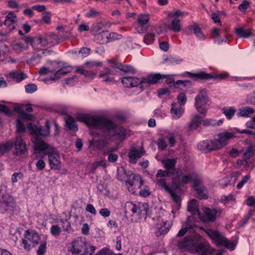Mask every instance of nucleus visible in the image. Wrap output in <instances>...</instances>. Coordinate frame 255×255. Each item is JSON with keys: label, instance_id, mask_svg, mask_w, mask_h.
I'll list each match as a JSON object with an SVG mask.
<instances>
[{"label": "nucleus", "instance_id": "11", "mask_svg": "<svg viewBox=\"0 0 255 255\" xmlns=\"http://www.w3.org/2000/svg\"><path fill=\"white\" fill-rule=\"evenodd\" d=\"M68 250L72 255H87L88 253L86 244L81 239L73 241Z\"/></svg>", "mask_w": 255, "mask_h": 255}, {"label": "nucleus", "instance_id": "32", "mask_svg": "<svg viewBox=\"0 0 255 255\" xmlns=\"http://www.w3.org/2000/svg\"><path fill=\"white\" fill-rule=\"evenodd\" d=\"M189 29L193 31L194 34L198 39L200 40L205 39V35L198 24L194 23L190 25L189 26Z\"/></svg>", "mask_w": 255, "mask_h": 255}, {"label": "nucleus", "instance_id": "60", "mask_svg": "<svg viewBox=\"0 0 255 255\" xmlns=\"http://www.w3.org/2000/svg\"><path fill=\"white\" fill-rule=\"evenodd\" d=\"M104 141L102 140H95L93 139L90 141V144L91 146H94L96 147L97 149H100L102 146V144L103 143Z\"/></svg>", "mask_w": 255, "mask_h": 255}, {"label": "nucleus", "instance_id": "46", "mask_svg": "<svg viewBox=\"0 0 255 255\" xmlns=\"http://www.w3.org/2000/svg\"><path fill=\"white\" fill-rule=\"evenodd\" d=\"M24 119L23 118H19L16 120V131L18 132H23L25 130V127L23 124Z\"/></svg>", "mask_w": 255, "mask_h": 255}, {"label": "nucleus", "instance_id": "61", "mask_svg": "<svg viewBox=\"0 0 255 255\" xmlns=\"http://www.w3.org/2000/svg\"><path fill=\"white\" fill-rule=\"evenodd\" d=\"M250 177L251 176L249 174H248L244 176L242 179V181L238 184L237 188L239 189L242 188L244 185L246 183H247L248 181V180L250 179Z\"/></svg>", "mask_w": 255, "mask_h": 255}, {"label": "nucleus", "instance_id": "58", "mask_svg": "<svg viewBox=\"0 0 255 255\" xmlns=\"http://www.w3.org/2000/svg\"><path fill=\"white\" fill-rule=\"evenodd\" d=\"M208 74L210 75V77L209 78L205 79V80H208L211 79H226L228 77V74H215L214 73L209 74L207 73Z\"/></svg>", "mask_w": 255, "mask_h": 255}, {"label": "nucleus", "instance_id": "48", "mask_svg": "<svg viewBox=\"0 0 255 255\" xmlns=\"http://www.w3.org/2000/svg\"><path fill=\"white\" fill-rule=\"evenodd\" d=\"M255 214V211H249L248 214L244 217L241 221L238 222L239 226L242 227L246 225L249 221V219L254 215Z\"/></svg>", "mask_w": 255, "mask_h": 255}, {"label": "nucleus", "instance_id": "33", "mask_svg": "<svg viewBox=\"0 0 255 255\" xmlns=\"http://www.w3.org/2000/svg\"><path fill=\"white\" fill-rule=\"evenodd\" d=\"M171 227V224L167 222L162 221L156 224V228L160 235L166 234L169 231Z\"/></svg>", "mask_w": 255, "mask_h": 255}, {"label": "nucleus", "instance_id": "42", "mask_svg": "<svg viewBox=\"0 0 255 255\" xmlns=\"http://www.w3.org/2000/svg\"><path fill=\"white\" fill-rule=\"evenodd\" d=\"M169 172L167 170H163L162 169H159L156 174V179L155 182L158 186V180H163L165 183H166V180L163 177L169 176Z\"/></svg>", "mask_w": 255, "mask_h": 255}, {"label": "nucleus", "instance_id": "25", "mask_svg": "<svg viewBox=\"0 0 255 255\" xmlns=\"http://www.w3.org/2000/svg\"><path fill=\"white\" fill-rule=\"evenodd\" d=\"M16 22V15L13 12H10L5 16L4 24L8 30H12L15 28Z\"/></svg>", "mask_w": 255, "mask_h": 255}, {"label": "nucleus", "instance_id": "47", "mask_svg": "<svg viewBox=\"0 0 255 255\" xmlns=\"http://www.w3.org/2000/svg\"><path fill=\"white\" fill-rule=\"evenodd\" d=\"M155 35L153 32L147 33L144 37L143 41L146 45L152 44L154 40Z\"/></svg>", "mask_w": 255, "mask_h": 255}, {"label": "nucleus", "instance_id": "14", "mask_svg": "<svg viewBox=\"0 0 255 255\" xmlns=\"http://www.w3.org/2000/svg\"><path fill=\"white\" fill-rule=\"evenodd\" d=\"M186 97H178V103L179 104L173 103L171 105V113L174 119H178L184 113V110L181 106L184 105L186 102Z\"/></svg>", "mask_w": 255, "mask_h": 255}, {"label": "nucleus", "instance_id": "2", "mask_svg": "<svg viewBox=\"0 0 255 255\" xmlns=\"http://www.w3.org/2000/svg\"><path fill=\"white\" fill-rule=\"evenodd\" d=\"M161 78L159 74H150L141 79L136 77L127 76L121 78V82L125 87L138 88V92L139 93L151 85L157 83Z\"/></svg>", "mask_w": 255, "mask_h": 255}, {"label": "nucleus", "instance_id": "30", "mask_svg": "<svg viewBox=\"0 0 255 255\" xmlns=\"http://www.w3.org/2000/svg\"><path fill=\"white\" fill-rule=\"evenodd\" d=\"M72 71V68L70 66L63 67L57 70H55V73L53 77L50 78L52 80H56L60 78L63 75L70 72Z\"/></svg>", "mask_w": 255, "mask_h": 255}, {"label": "nucleus", "instance_id": "49", "mask_svg": "<svg viewBox=\"0 0 255 255\" xmlns=\"http://www.w3.org/2000/svg\"><path fill=\"white\" fill-rule=\"evenodd\" d=\"M123 35L116 32H108V43L113 42L117 40L121 39Z\"/></svg>", "mask_w": 255, "mask_h": 255}, {"label": "nucleus", "instance_id": "5", "mask_svg": "<svg viewBox=\"0 0 255 255\" xmlns=\"http://www.w3.org/2000/svg\"><path fill=\"white\" fill-rule=\"evenodd\" d=\"M205 232L217 246L224 247L231 251L235 249L237 241L228 240L218 230L208 229Z\"/></svg>", "mask_w": 255, "mask_h": 255}, {"label": "nucleus", "instance_id": "1", "mask_svg": "<svg viewBox=\"0 0 255 255\" xmlns=\"http://www.w3.org/2000/svg\"><path fill=\"white\" fill-rule=\"evenodd\" d=\"M77 120L85 123L90 128L92 135L99 136L100 132H107L115 139L123 141L128 134L127 130L123 127L116 126L109 119L100 116H91L82 114L77 117Z\"/></svg>", "mask_w": 255, "mask_h": 255}, {"label": "nucleus", "instance_id": "7", "mask_svg": "<svg viewBox=\"0 0 255 255\" xmlns=\"http://www.w3.org/2000/svg\"><path fill=\"white\" fill-rule=\"evenodd\" d=\"M40 240V236L36 232L27 230L24 232L19 249L29 251L32 248L39 244Z\"/></svg>", "mask_w": 255, "mask_h": 255}, {"label": "nucleus", "instance_id": "24", "mask_svg": "<svg viewBox=\"0 0 255 255\" xmlns=\"http://www.w3.org/2000/svg\"><path fill=\"white\" fill-rule=\"evenodd\" d=\"M196 249L197 252L201 253L202 255H212L215 252V250L207 243H200L196 244Z\"/></svg>", "mask_w": 255, "mask_h": 255}, {"label": "nucleus", "instance_id": "37", "mask_svg": "<svg viewBox=\"0 0 255 255\" xmlns=\"http://www.w3.org/2000/svg\"><path fill=\"white\" fill-rule=\"evenodd\" d=\"M13 142L9 140L0 144V157L4 153L8 152L13 147Z\"/></svg>", "mask_w": 255, "mask_h": 255}, {"label": "nucleus", "instance_id": "39", "mask_svg": "<svg viewBox=\"0 0 255 255\" xmlns=\"http://www.w3.org/2000/svg\"><path fill=\"white\" fill-rule=\"evenodd\" d=\"M139 180L140 182L139 186H141L143 182L141 177L139 176L134 175L131 179H129L126 181V185L130 187L138 185Z\"/></svg>", "mask_w": 255, "mask_h": 255}, {"label": "nucleus", "instance_id": "31", "mask_svg": "<svg viewBox=\"0 0 255 255\" xmlns=\"http://www.w3.org/2000/svg\"><path fill=\"white\" fill-rule=\"evenodd\" d=\"M176 163L177 160L175 158H166L161 161V163L163 167L167 171L169 170H173L172 172H174V170H177V169L175 168Z\"/></svg>", "mask_w": 255, "mask_h": 255}, {"label": "nucleus", "instance_id": "22", "mask_svg": "<svg viewBox=\"0 0 255 255\" xmlns=\"http://www.w3.org/2000/svg\"><path fill=\"white\" fill-rule=\"evenodd\" d=\"M183 77L191 78L194 81H198L205 80L210 77V75L205 72H200L198 73H192L190 72H185L181 74Z\"/></svg>", "mask_w": 255, "mask_h": 255}, {"label": "nucleus", "instance_id": "36", "mask_svg": "<svg viewBox=\"0 0 255 255\" xmlns=\"http://www.w3.org/2000/svg\"><path fill=\"white\" fill-rule=\"evenodd\" d=\"M167 28L175 32H178L181 30L180 20L178 18H174L172 20L170 25L167 26Z\"/></svg>", "mask_w": 255, "mask_h": 255}, {"label": "nucleus", "instance_id": "12", "mask_svg": "<svg viewBox=\"0 0 255 255\" xmlns=\"http://www.w3.org/2000/svg\"><path fill=\"white\" fill-rule=\"evenodd\" d=\"M199 236L191 235L178 241L177 246L180 249H191L197 244Z\"/></svg>", "mask_w": 255, "mask_h": 255}, {"label": "nucleus", "instance_id": "64", "mask_svg": "<svg viewBox=\"0 0 255 255\" xmlns=\"http://www.w3.org/2000/svg\"><path fill=\"white\" fill-rule=\"evenodd\" d=\"M96 255H114L113 253L109 249H103Z\"/></svg>", "mask_w": 255, "mask_h": 255}, {"label": "nucleus", "instance_id": "29", "mask_svg": "<svg viewBox=\"0 0 255 255\" xmlns=\"http://www.w3.org/2000/svg\"><path fill=\"white\" fill-rule=\"evenodd\" d=\"M188 210L192 213L193 216L200 215V212L198 208V203L195 199L190 200L188 204Z\"/></svg>", "mask_w": 255, "mask_h": 255}, {"label": "nucleus", "instance_id": "55", "mask_svg": "<svg viewBox=\"0 0 255 255\" xmlns=\"http://www.w3.org/2000/svg\"><path fill=\"white\" fill-rule=\"evenodd\" d=\"M79 77L77 76H73L69 78L65 79L66 84L70 86L75 85L79 82Z\"/></svg>", "mask_w": 255, "mask_h": 255}, {"label": "nucleus", "instance_id": "52", "mask_svg": "<svg viewBox=\"0 0 255 255\" xmlns=\"http://www.w3.org/2000/svg\"><path fill=\"white\" fill-rule=\"evenodd\" d=\"M102 65V62L96 61H88L86 62L84 64V67L92 68L95 67H99Z\"/></svg>", "mask_w": 255, "mask_h": 255}, {"label": "nucleus", "instance_id": "9", "mask_svg": "<svg viewBox=\"0 0 255 255\" xmlns=\"http://www.w3.org/2000/svg\"><path fill=\"white\" fill-rule=\"evenodd\" d=\"M16 209V204L12 197L4 195L0 199V212L11 214Z\"/></svg>", "mask_w": 255, "mask_h": 255}, {"label": "nucleus", "instance_id": "45", "mask_svg": "<svg viewBox=\"0 0 255 255\" xmlns=\"http://www.w3.org/2000/svg\"><path fill=\"white\" fill-rule=\"evenodd\" d=\"M149 20V15L147 14H141L138 16L137 21L138 24L145 25Z\"/></svg>", "mask_w": 255, "mask_h": 255}, {"label": "nucleus", "instance_id": "17", "mask_svg": "<svg viewBox=\"0 0 255 255\" xmlns=\"http://www.w3.org/2000/svg\"><path fill=\"white\" fill-rule=\"evenodd\" d=\"M49 163L51 169H59L61 167V162L58 151L52 149L47 152Z\"/></svg>", "mask_w": 255, "mask_h": 255}, {"label": "nucleus", "instance_id": "54", "mask_svg": "<svg viewBox=\"0 0 255 255\" xmlns=\"http://www.w3.org/2000/svg\"><path fill=\"white\" fill-rule=\"evenodd\" d=\"M235 198L232 194H229L227 196L224 195L221 197V202L225 205L228 204L230 201H235Z\"/></svg>", "mask_w": 255, "mask_h": 255}, {"label": "nucleus", "instance_id": "43", "mask_svg": "<svg viewBox=\"0 0 255 255\" xmlns=\"http://www.w3.org/2000/svg\"><path fill=\"white\" fill-rule=\"evenodd\" d=\"M164 61L168 64H174L181 63L183 59L177 56L170 55L165 59Z\"/></svg>", "mask_w": 255, "mask_h": 255}, {"label": "nucleus", "instance_id": "10", "mask_svg": "<svg viewBox=\"0 0 255 255\" xmlns=\"http://www.w3.org/2000/svg\"><path fill=\"white\" fill-rule=\"evenodd\" d=\"M172 174L173 183L177 187L187 184L192 180V176L191 174H184L180 169L174 170V172H172Z\"/></svg>", "mask_w": 255, "mask_h": 255}, {"label": "nucleus", "instance_id": "26", "mask_svg": "<svg viewBox=\"0 0 255 255\" xmlns=\"http://www.w3.org/2000/svg\"><path fill=\"white\" fill-rule=\"evenodd\" d=\"M205 116L197 114L193 115L191 116V120L189 124V128L191 129H196L200 127L201 124L203 125V118Z\"/></svg>", "mask_w": 255, "mask_h": 255}, {"label": "nucleus", "instance_id": "51", "mask_svg": "<svg viewBox=\"0 0 255 255\" xmlns=\"http://www.w3.org/2000/svg\"><path fill=\"white\" fill-rule=\"evenodd\" d=\"M102 29V24L101 23H96L92 25L91 32L93 35H97Z\"/></svg>", "mask_w": 255, "mask_h": 255}, {"label": "nucleus", "instance_id": "18", "mask_svg": "<svg viewBox=\"0 0 255 255\" xmlns=\"http://www.w3.org/2000/svg\"><path fill=\"white\" fill-rule=\"evenodd\" d=\"M145 153L143 147L133 146L130 149L128 153L129 161L131 163H136L137 160L140 158Z\"/></svg>", "mask_w": 255, "mask_h": 255}, {"label": "nucleus", "instance_id": "15", "mask_svg": "<svg viewBox=\"0 0 255 255\" xmlns=\"http://www.w3.org/2000/svg\"><path fill=\"white\" fill-rule=\"evenodd\" d=\"M11 141L13 142V146H14L13 149V155L21 156L24 154L27 151L26 143L22 139L21 135L16 136L14 140Z\"/></svg>", "mask_w": 255, "mask_h": 255}, {"label": "nucleus", "instance_id": "40", "mask_svg": "<svg viewBox=\"0 0 255 255\" xmlns=\"http://www.w3.org/2000/svg\"><path fill=\"white\" fill-rule=\"evenodd\" d=\"M108 31H102L97 35V39L101 44H107L108 43Z\"/></svg>", "mask_w": 255, "mask_h": 255}, {"label": "nucleus", "instance_id": "20", "mask_svg": "<svg viewBox=\"0 0 255 255\" xmlns=\"http://www.w3.org/2000/svg\"><path fill=\"white\" fill-rule=\"evenodd\" d=\"M158 186L168 193L171 197L173 201L176 203L178 209L180 207V197L170 188V187L165 183L162 180H158Z\"/></svg>", "mask_w": 255, "mask_h": 255}, {"label": "nucleus", "instance_id": "19", "mask_svg": "<svg viewBox=\"0 0 255 255\" xmlns=\"http://www.w3.org/2000/svg\"><path fill=\"white\" fill-rule=\"evenodd\" d=\"M192 187L196 191L198 198L200 199H206L208 198L207 190L201 179H195L193 180Z\"/></svg>", "mask_w": 255, "mask_h": 255}, {"label": "nucleus", "instance_id": "4", "mask_svg": "<svg viewBox=\"0 0 255 255\" xmlns=\"http://www.w3.org/2000/svg\"><path fill=\"white\" fill-rule=\"evenodd\" d=\"M27 128L32 136V141L34 145L35 150L38 151H44L49 147L48 144L40 139V136H46L50 134V123L47 120L45 122V127L44 128L38 127L31 123L27 125Z\"/></svg>", "mask_w": 255, "mask_h": 255}, {"label": "nucleus", "instance_id": "28", "mask_svg": "<svg viewBox=\"0 0 255 255\" xmlns=\"http://www.w3.org/2000/svg\"><path fill=\"white\" fill-rule=\"evenodd\" d=\"M235 33L239 37L242 38H248L254 35L252 29H245L243 27L236 28Z\"/></svg>", "mask_w": 255, "mask_h": 255}, {"label": "nucleus", "instance_id": "53", "mask_svg": "<svg viewBox=\"0 0 255 255\" xmlns=\"http://www.w3.org/2000/svg\"><path fill=\"white\" fill-rule=\"evenodd\" d=\"M61 232V229L57 225H53L50 228V233L54 236H59Z\"/></svg>", "mask_w": 255, "mask_h": 255}, {"label": "nucleus", "instance_id": "16", "mask_svg": "<svg viewBox=\"0 0 255 255\" xmlns=\"http://www.w3.org/2000/svg\"><path fill=\"white\" fill-rule=\"evenodd\" d=\"M192 83L190 80H177L174 84V87L182 91L179 96H186V94H192Z\"/></svg>", "mask_w": 255, "mask_h": 255}, {"label": "nucleus", "instance_id": "27", "mask_svg": "<svg viewBox=\"0 0 255 255\" xmlns=\"http://www.w3.org/2000/svg\"><path fill=\"white\" fill-rule=\"evenodd\" d=\"M233 133L230 132H221L218 134V139L223 147L228 143L229 140L234 137Z\"/></svg>", "mask_w": 255, "mask_h": 255}, {"label": "nucleus", "instance_id": "62", "mask_svg": "<svg viewBox=\"0 0 255 255\" xmlns=\"http://www.w3.org/2000/svg\"><path fill=\"white\" fill-rule=\"evenodd\" d=\"M46 244L45 243L41 244L37 250V253L38 255H43L46 252Z\"/></svg>", "mask_w": 255, "mask_h": 255}, {"label": "nucleus", "instance_id": "38", "mask_svg": "<svg viewBox=\"0 0 255 255\" xmlns=\"http://www.w3.org/2000/svg\"><path fill=\"white\" fill-rule=\"evenodd\" d=\"M223 123V120L217 121L212 119H206L203 120V125L204 126H219Z\"/></svg>", "mask_w": 255, "mask_h": 255}, {"label": "nucleus", "instance_id": "13", "mask_svg": "<svg viewBox=\"0 0 255 255\" xmlns=\"http://www.w3.org/2000/svg\"><path fill=\"white\" fill-rule=\"evenodd\" d=\"M200 150H216L223 148L219 139H214L210 140H204L200 142L197 145Z\"/></svg>", "mask_w": 255, "mask_h": 255}, {"label": "nucleus", "instance_id": "35", "mask_svg": "<svg viewBox=\"0 0 255 255\" xmlns=\"http://www.w3.org/2000/svg\"><path fill=\"white\" fill-rule=\"evenodd\" d=\"M255 110L253 108L250 107H246L241 108L239 110L238 115L240 117H250L251 115L253 114Z\"/></svg>", "mask_w": 255, "mask_h": 255}, {"label": "nucleus", "instance_id": "57", "mask_svg": "<svg viewBox=\"0 0 255 255\" xmlns=\"http://www.w3.org/2000/svg\"><path fill=\"white\" fill-rule=\"evenodd\" d=\"M26 108V104H16L14 107V110L19 113L23 114L25 112Z\"/></svg>", "mask_w": 255, "mask_h": 255}, {"label": "nucleus", "instance_id": "6", "mask_svg": "<svg viewBox=\"0 0 255 255\" xmlns=\"http://www.w3.org/2000/svg\"><path fill=\"white\" fill-rule=\"evenodd\" d=\"M126 212H131L132 216L139 219H146L148 212V205L146 203L127 202L125 204Z\"/></svg>", "mask_w": 255, "mask_h": 255}, {"label": "nucleus", "instance_id": "3", "mask_svg": "<svg viewBox=\"0 0 255 255\" xmlns=\"http://www.w3.org/2000/svg\"><path fill=\"white\" fill-rule=\"evenodd\" d=\"M108 62L109 64V67L105 68L98 75L99 78L103 79V82L106 83H112L115 81L113 76L117 74V69L120 70L124 73L134 74L136 72L135 69L130 65L117 63L112 59L108 60Z\"/></svg>", "mask_w": 255, "mask_h": 255}, {"label": "nucleus", "instance_id": "41", "mask_svg": "<svg viewBox=\"0 0 255 255\" xmlns=\"http://www.w3.org/2000/svg\"><path fill=\"white\" fill-rule=\"evenodd\" d=\"M65 122L67 128L70 130H72L74 131H76L78 130V127L76 124L75 121L73 118L71 116H68L65 119Z\"/></svg>", "mask_w": 255, "mask_h": 255}, {"label": "nucleus", "instance_id": "21", "mask_svg": "<svg viewBox=\"0 0 255 255\" xmlns=\"http://www.w3.org/2000/svg\"><path fill=\"white\" fill-rule=\"evenodd\" d=\"M208 102V97H196L195 98V107L200 115L205 116L207 114V109L203 107Z\"/></svg>", "mask_w": 255, "mask_h": 255}, {"label": "nucleus", "instance_id": "50", "mask_svg": "<svg viewBox=\"0 0 255 255\" xmlns=\"http://www.w3.org/2000/svg\"><path fill=\"white\" fill-rule=\"evenodd\" d=\"M42 41L40 36H38L33 38V41L32 46L36 50L41 49L42 47Z\"/></svg>", "mask_w": 255, "mask_h": 255}, {"label": "nucleus", "instance_id": "23", "mask_svg": "<svg viewBox=\"0 0 255 255\" xmlns=\"http://www.w3.org/2000/svg\"><path fill=\"white\" fill-rule=\"evenodd\" d=\"M7 80L9 81H15L20 82L26 78V75L19 71H14L4 74Z\"/></svg>", "mask_w": 255, "mask_h": 255}, {"label": "nucleus", "instance_id": "34", "mask_svg": "<svg viewBox=\"0 0 255 255\" xmlns=\"http://www.w3.org/2000/svg\"><path fill=\"white\" fill-rule=\"evenodd\" d=\"M117 148L116 147H108L104 150L105 154L110 153L108 155V159L111 162H115L117 161L118 155L116 154L113 153L112 152L116 151Z\"/></svg>", "mask_w": 255, "mask_h": 255}, {"label": "nucleus", "instance_id": "59", "mask_svg": "<svg viewBox=\"0 0 255 255\" xmlns=\"http://www.w3.org/2000/svg\"><path fill=\"white\" fill-rule=\"evenodd\" d=\"M25 89L27 93L31 94L37 90V87L34 84H30L26 85Z\"/></svg>", "mask_w": 255, "mask_h": 255}, {"label": "nucleus", "instance_id": "8", "mask_svg": "<svg viewBox=\"0 0 255 255\" xmlns=\"http://www.w3.org/2000/svg\"><path fill=\"white\" fill-rule=\"evenodd\" d=\"M203 214L200 213V215L198 218L203 222H214L216 217L221 215L223 210L219 208H210L203 207L202 208Z\"/></svg>", "mask_w": 255, "mask_h": 255}, {"label": "nucleus", "instance_id": "56", "mask_svg": "<svg viewBox=\"0 0 255 255\" xmlns=\"http://www.w3.org/2000/svg\"><path fill=\"white\" fill-rule=\"evenodd\" d=\"M28 45L23 43H17L13 45V49L17 51H23L27 49Z\"/></svg>", "mask_w": 255, "mask_h": 255}, {"label": "nucleus", "instance_id": "44", "mask_svg": "<svg viewBox=\"0 0 255 255\" xmlns=\"http://www.w3.org/2000/svg\"><path fill=\"white\" fill-rule=\"evenodd\" d=\"M236 111L235 109L233 107H225L222 109L223 113L229 120L233 117Z\"/></svg>", "mask_w": 255, "mask_h": 255}, {"label": "nucleus", "instance_id": "63", "mask_svg": "<svg viewBox=\"0 0 255 255\" xmlns=\"http://www.w3.org/2000/svg\"><path fill=\"white\" fill-rule=\"evenodd\" d=\"M229 184V181L228 177H224L219 181V185L221 188H225Z\"/></svg>", "mask_w": 255, "mask_h": 255}]
</instances>
